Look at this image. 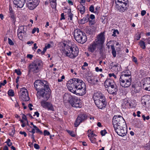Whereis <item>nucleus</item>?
Instances as JSON below:
<instances>
[{
  "label": "nucleus",
  "mask_w": 150,
  "mask_h": 150,
  "mask_svg": "<svg viewBox=\"0 0 150 150\" xmlns=\"http://www.w3.org/2000/svg\"><path fill=\"white\" fill-rule=\"evenodd\" d=\"M44 136L50 135V133L47 130H45L44 132Z\"/></svg>",
  "instance_id": "obj_43"
},
{
  "label": "nucleus",
  "mask_w": 150,
  "mask_h": 150,
  "mask_svg": "<svg viewBox=\"0 0 150 150\" xmlns=\"http://www.w3.org/2000/svg\"><path fill=\"white\" fill-rule=\"evenodd\" d=\"M33 127L36 130L37 133H39L41 134H42V132L40 130V129L35 125H33Z\"/></svg>",
  "instance_id": "obj_32"
},
{
  "label": "nucleus",
  "mask_w": 150,
  "mask_h": 150,
  "mask_svg": "<svg viewBox=\"0 0 150 150\" xmlns=\"http://www.w3.org/2000/svg\"><path fill=\"white\" fill-rule=\"evenodd\" d=\"M87 80L88 82L90 83H94L95 81H93V78H92L91 77L89 76L87 78Z\"/></svg>",
  "instance_id": "obj_31"
},
{
  "label": "nucleus",
  "mask_w": 150,
  "mask_h": 150,
  "mask_svg": "<svg viewBox=\"0 0 150 150\" xmlns=\"http://www.w3.org/2000/svg\"><path fill=\"white\" fill-rule=\"evenodd\" d=\"M111 49L112 50V53L114 57H115L116 56V51H115L114 46L113 45H111Z\"/></svg>",
  "instance_id": "obj_29"
},
{
  "label": "nucleus",
  "mask_w": 150,
  "mask_h": 150,
  "mask_svg": "<svg viewBox=\"0 0 150 150\" xmlns=\"http://www.w3.org/2000/svg\"><path fill=\"white\" fill-rule=\"evenodd\" d=\"M32 106H33V105L29 103L28 104V107H29L30 110H33V108H31Z\"/></svg>",
  "instance_id": "obj_61"
},
{
  "label": "nucleus",
  "mask_w": 150,
  "mask_h": 150,
  "mask_svg": "<svg viewBox=\"0 0 150 150\" xmlns=\"http://www.w3.org/2000/svg\"><path fill=\"white\" fill-rule=\"evenodd\" d=\"M144 83L143 84V86H146V84H148V83H149V84H150V80L149 79H144Z\"/></svg>",
  "instance_id": "obj_33"
},
{
  "label": "nucleus",
  "mask_w": 150,
  "mask_h": 150,
  "mask_svg": "<svg viewBox=\"0 0 150 150\" xmlns=\"http://www.w3.org/2000/svg\"><path fill=\"white\" fill-rule=\"evenodd\" d=\"M70 103L72 106L75 108H80L82 106L80 100L76 97H73Z\"/></svg>",
  "instance_id": "obj_13"
},
{
  "label": "nucleus",
  "mask_w": 150,
  "mask_h": 150,
  "mask_svg": "<svg viewBox=\"0 0 150 150\" xmlns=\"http://www.w3.org/2000/svg\"><path fill=\"white\" fill-rule=\"evenodd\" d=\"M109 76L110 77L113 76L114 78L115 79H116L117 78V76L114 73L109 74Z\"/></svg>",
  "instance_id": "obj_48"
},
{
  "label": "nucleus",
  "mask_w": 150,
  "mask_h": 150,
  "mask_svg": "<svg viewBox=\"0 0 150 150\" xmlns=\"http://www.w3.org/2000/svg\"><path fill=\"white\" fill-rule=\"evenodd\" d=\"M46 109H47L48 110H51L52 111H54V109L52 105L50 103H49L47 105Z\"/></svg>",
  "instance_id": "obj_28"
},
{
  "label": "nucleus",
  "mask_w": 150,
  "mask_h": 150,
  "mask_svg": "<svg viewBox=\"0 0 150 150\" xmlns=\"http://www.w3.org/2000/svg\"><path fill=\"white\" fill-rule=\"evenodd\" d=\"M95 103L98 108L102 109L106 105L105 98L103 95L100 92L95 93L93 96Z\"/></svg>",
  "instance_id": "obj_6"
},
{
  "label": "nucleus",
  "mask_w": 150,
  "mask_h": 150,
  "mask_svg": "<svg viewBox=\"0 0 150 150\" xmlns=\"http://www.w3.org/2000/svg\"><path fill=\"white\" fill-rule=\"evenodd\" d=\"M129 4L128 5L126 6L124 5V6H121L120 8H119V11L120 12H123L125 11L126 10H127V7H129Z\"/></svg>",
  "instance_id": "obj_25"
},
{
  "label": "nucleus",
  "mask_w": 150,
  "mask_h": 150,
  "mask_svg": "<svg viewBox=\"0 0 150 150\" xmlns=\"http://www.w3.org/2000/svg\"><path fill=\"white\" fill-rule=\"evenodd\" d=\"M22 118L23 120H25V121H27V118L26 115H25L24 114L23 115V116L22 117Z\"/></svg>",
  "instance_id": "obj_56"
},
{
  "label": "nucleus",
  "mask_w": 150,
  "mask_h": 150,
  "mask_svg": "<svg viewBox=\"0 0 150 150\" xmlns=\"http://www.w3.org/2000/svg\"><path fill=\"white\" fill-rule=\"evenodd\" d=\"M22 33H18V36L20 39H21L23 38L22 35H21Z\"/></svg>",
  "instance_id": "obj_53"
},
{
  "label": "nucleus",
  "mask_w": 150,
  "mask_h": 150,
  "mask_svg": "<svg viewBox=\"0 0 150 150\" xmlns=\"http://www.w3.org/2000/svg\"><path fill=\"white\" fill-rule=\"evenodd\" d=\"M73 97L70 94L68 93H65L63 97V100H64L67 101L70 103V101L72 100Z\"/></svg>",
  "instance_id": "obj_19"
},
{
  "label": "nucleus",
  "mask_w": 150,
  "mask_h": 150,
  "mask_svg": "<svg viewBox=\"0 0 150 150\" xmlns=\"http://www.w3.org/2000/svg\"><path fill=\"white\" fill-rule=\"evenodd\" d=\"M70 45H71L70 43H67L62 44V54L70 58H74L78 54L79 48L76 46H71Z\"/></svg>",
  "instance_id": "obj_3"
},
{
  "label": "nucleus",
  "mask_w": 150,
  "mask_h": 150,
  "mask_svg": "<svg viewBox=\"0 0 150 150\" xmlns=\"http://www.w3.org/2000/svg\"><path fill=\"white\" fill-rule=\"evenodd\" d=\"M140 87H133L132 89V91H133L135 93L139 92V91Z\"/></svg>",
  "instance_id": "obj_30"
},
{
  "label": "nucleus",
  "mask_w": 150,
  "mask_h": 150,
  "mask_svg": "<svg viewBox=\"0 0 150 150\" xmlns=\"http://www.w3.org/2000/svg\"><path fill=\"white\" fill-rule=\"evenodd\" d=\"M33 57V55L30 54H28L27 55V57L28 58H30V59H31Z\"/></svg>",
  "instance_id": "obj_54"
},
{
  "label": "nucleus",
  "mask_w": 150,
  "mask_h": 150,
  "mask_svg": "<svg viewBox=\"0 0 150 150\" xmlns=\"http://www.w3.org/2000/svg\"><path fill=\"white\" fill-rule=\"evenodd\" d=\"M75 39L79 43L83 44L87 40V38L85 34L80 29L75 30L74 33Z\"/></svg>",
  "instance_id": "obj_7"
},
{
  "label": "nucleus",
  "mask_w": 150,
  "mask_h": 150,
  "mask_svg": "<svg viewBox=\"0 0 150 150\" xmlns=\"http://www.w3.org/2000/svg\"><path fill=\"white\" fill-rule=\"evenodd\" d=\"M68 132L69 134L71 135L72 137H74L75 136V134L74 132L71 131H68Z\"/></svg>",
  "instance_id": "obj_37"
},
{
  "label": "nucleus",
  "mask_w": 150,
  "mask_h": 150,
  "mask_svg": "<svg viewBox=\"0 0 150 150\" xmlns=\"http://www.w3.org/2000/svg\"><path fill=\"white\" fill-rule=\"evenodd\" d=\"M83 19L84 21L86 22H88L89 20V16L88 15L87 16L84 17Z\"/></svg>",
  "instance_id": "obj_38"
},
{
  "label": "nucleus",
  "mask_w": 150,
  "mask_h": 150,
  "mask_svg": "<svg viewBox=\"0 0 150 150\" xmlns=\"http://www.w3.org/2000/svg\"><path fill=\"white\" fill-rule=\"evenodd\" d=\"M116 1L121 4L123 3L126 6L128 5V4H129L128 0H115V3H116Z\"/></svg>",
  "instance_id": "obj_23"
},
{
  "label": "nucleus",
  "mask_w": 150,
  "mask_h": 150,
  "mask_svg": "<svg viewBox=\"0 0 150 150\" xmlns=\"http://www.w3.org/2000/svg\"><path fill=\"white\" fill-rule=\"evenodd\" d=\"M39 54H41L42 55V51L40 49H39L37 50V51Z\"/></svg>",
  "instance_id": "obj_63"
},
{
  "label": "nucleus",
  "mask_w": 150,
  "mask_h": 150,
  "mask_svg": "<svg viewBox=\"0 0 150 150\" xmlns=\"http://www.w3.org/2000/svg\"><path fill=\"white\" fill-rule=\"evenodd\" d=\"M146 13V11L145 10H142L141 11V14L142 16H144Z\"/></svg>",
  "instance_id": "obj_57"
},
{
  "label": "nucleus",
  "mask_w": 150,
  "mask_h": 150,
  "mask_svg": "<svg viewBox=\"0 0 150 150\" xmlns=\"http://www.w3.org/2000/svg\"><path fill=\"white\" fill-rule=\"evenodd\" d=\"M9 16L11 18L12 21L14 23H15L16 21V17L14 11L13 10L12 8L10 6L9 7Z\"/></svg>",
  "instance_id": "obj_14"
},
{
  "label": "nucleus",
  "mask_w": 150,
  "mask_h": 150,
  "mask_svg": "<svg viewBox=\"0 0 150 150\" xmlns=\"http://www.w3.org/2000/svg\"><path fill=\"white\" fill-rule=\"evenodd\" d=\"M21 92L20 96V98L24 101H28L29 99V98L28 97L27 89L25 88H21Z\"/></svg>",
  "instance_id": "obj_12"
},
{
  "label": "nucleus",
  "mask_w": 150,
  "mask_h": 150,
  "mask_svg": "<svg viewBox=\"0 0 150 150\" xmlns=\"http://www.w3.org/2000/svg\"><path fill=\"white\" fill-rule=\"evenodd\" d=\"M112 122L115 130L119 135L124 136L126 135L127 130L125 127L126 126V123L122 116L120 115L114 116Z\"/></svg>",
  "instance_id": "obj_2"
},
{
  "label": "nucleus",
  "mask_w": 150,
  "mask_h": 150,
  "mask_svg": "<svg viewBox=\"0 0 150 150\" xmlns=\"http://www.w3.org/2000/svg\"><path fill=\"white\" fill-rule=\"evenodd\" d=\"M67 85L70 92L76 95L83 96L86 93L85 83L79 79L74 78L70 79L67 82Z\"/></svg>",
  "instance_id": "obj_1"
},
{
  "label": "nucleus",
  "mask_w": 150,
  "mask_h": 150,
  "mask_svg": "<svg viewBox=\"0 0 150 150\" xmlns=\"http://www.w3.org/2000/svg\"><path fill=\"white\" fill-rule=\"evenodd\" d=\"M42 61L38 59L35 60L33 62L29 65L28 71L29 72H33V74L37 73L40 71Z\"/></svg>",
  "instance_id": "obj_8"
},
{
  "label": "nucleus",
  "mask_w": 150,
  "mask_h": 150,
  "mask_svg": "<svg viewBox=\"0 0 150 150\" xmlns=\"http://www.w3.org/2000/svg\"><path fill=\"white\" fill-rule=\"evenodd\" d=\"M108 92L110 94H115L116 93L118 89L116 85L114 86L109 87L107 89Z\"/></svg>",
  "instance_id": "obj_18"
},
{
  "label": "nucleus",
  "mask_w": 150,
  "mask_h": 150,
  "mask_svg": "<svg viewBox=\"0 0 150 150\" xmlns=\"http://www.w3.org/2000/svg\"><path fill=\"white\" fill-rule=\"evenodd\" d=\"M89 11L92 12H93L94 11V7L93 5H91L90 6L89 8Z\"/></svg>",
  "instance_id": "obj_40"
},
{
  "label": "nucleus",
  "mask_w": 150,
  "mask_h": 150,
  "mask_svg": "<svg viewBox=\"0 0 150 150\" xmlns=\"http://www.w3.org/2000/svg\"><path fill=\"white\" fill-rule=\"evenodd\" d=\"M88 137L89 138L90 140L91 143H96V139L94 138L93 136Z\"/></svg>",
  "instance_id": "obj_36"
},
{
  "label": "nucleus",
  "mask_w": 150,
  "mask_h": 150,
  "mask_svg": "<svg viewBox=\"0 0 150 150\" xmlns=\"http://www.w3.org/2000/svg\"><path fill=\"white\" fill-rule=\"evenodd\" d=\"M67 2H68V3L70 4V5H73V2L71 1H70V0H67Z\"/></svg>",
  "instance_id": "obj_59"
},
{
  "label": "nucleus",
  "mask_w": 150,
  "mask_h": 150,
  "mask_svg": "<svg viewBox=\"0 0 150 150\" xmlns=\"http://www.w3.org/2000/svg\"><path fill=\"white\" fill-rule=\"evenodd\" d=\"M34 114H35L33 115V116H35V115H36L37 117H39V113L38 111L35 112Z\"/></svg>",
  "instance_id": "obj_58"
},
{
  "label": "nucleus",
  "mask_w": 150,
  "mask_h": 150,
  "mask_svg": "<svg viewBox=\"0 0 150 150\" xmlns=\"http://www.w3.org/2000/svg\"><path fill=\"white\" fill-rule=\"evenodd\" d=\"M34 148L36 149H38L40 148L39 146L37 144H35L34 145Z\"/></svg>",
  "instance_id": "obj_51"
},
{
  "label": "nucleus",
  "mask_w": 150,
  "mask_h": 150,
  "mask_svg": "<svg viewBox=\"0 0 150 150\" xmlns=\"http://www.w3.org/2000/svg\"><path fill=\"white\" fill-rule=\"evenodd\" d=\"M120 85L122 87L125 88H127L131 84L132 81H122L119 80Z\"/></svg>",
  "instance_id": "obj_17"
},
{
  "label": "nucleus",
  "mask_w": 150,
  "mask_h": 150,
  "mask_svg": "<svg viewBox=\"0 0 150 150\" xmlns=\"http://www.w3.org/2000/svg\"><path fill=\"white\" fill-rule=\"evenodd\" d=\"M65 19L64 13H62L61 14V18L60 20H64Z\"/></svg>",
  "instance_id": "obj_55"
},
{
  "label": "nucleus",
  "mask_w": 150,
  "mask_h": 150,
  "mask_svg": "<svg viewBox=\"0 0 150 150\" xmlns=\"http://www.w3.org/2000/svg\"><path fill=\"white\" fill-rule=\"evenodd\" d=\"M8 43L10 45H14L13 42L10 38H8Z\"/></svg>",
  "instance_id": "obj_45"
},
{
  "label": "nucleus",
  "mask_w": 150,
  "mask_h": 150,
  "mask_svg": "<svg viewBox=\"0 0 150 150\" xmlns=\"http://www.w3.org/2000/svg\"><path fill=\"white\" fill-rule=\"evenodd\" d=\"M95 70L96 72H102V69H99L98 67H96L95 68Z\"/></svg>",
  "instance_id": "obj_49"
},
{
  "label": "nucleus",
  "mask_w": 150,
  "mask_h": 150,
  "mask_svg": "<svg viewBox=\"0 0 150 150\" xmlns=\"http://www.w3.org/2000/svg\"><path fill=\"white\" fill-rule=\"evenodd\" d=\"M121 75H131V71L129 69L125 70L122 73Z\"/></svg>",
  "instance_id": "obj_24"
},
{
  "label": "nucleus",
  "mask_w": 150,
  "mask_h": 150,
  "mask_svg": "<svg viewBox=\"0 0 150 150\" xmlns=\"http://www.w3.org/2000/svg\"><path fill=\"white\" fill-rule=\"evenodd\" d=\"M34 88L36 90L42 89L43 88H47L48 86L47 82L45 80H37L34 83Z\"/></svg>",
  "instance_id": "obj_10"
},
{
  "label": "nucleus",
  "mask_w": 150,
  "mask_h": 150,
  "mask_svg": "<svg viewBox=\"0 0 150 150\" xmlns=\"http://www.w3.org/2000/svg\"><path fill=\"white\" fill-rule=\"evenodd\" d=\"M19 133L21 134H23L25 137H26L27 136V134L24 131H20L19 132Z\"/></svg>",
  "instance_id": "obj_52"
},
{
  "label": "nucleus",
  "mask_w": 150,
  "mask_h": 150,
  "mask_svg": "<svg viewBox=\"0 0 150 150\" xmlns=\"http://www.w3.org/2000/svg\"><path fill=\"white\" fill-rule=\"evenodd\" d=\"M37 28H35L33 29L32 31V33L33 34H34L35 32L36 31Z\"/></svg>",
  "instance_id": "obj_60"
},
{
  "label": "nucleus",
  "mask_w": 150,
  "mask_h": 150,
  "mask_svg": "<svg viewBox=\"0 0 150 150\" xmlns=\"http://www.w3.org/2000/svg\"><path fill=\"white\" fill-rule=\"evenodd\" d=\"M118 64H116V65H115L112 67V69H115V70L117 71H118Z\"/></svg>",
  "instance_id": "obj_39"
},
{
  "label": "nucleus",
  "mask_w": 150,
  "mask_h": 150,
  "mask_svg": "<svg viewBox=\"0 0 150 150\" xmlns=\"http://www.w3.org/2000/svg\"><path fill=\"white\" fill-rule=\"evenodd\" d=\"M15 72L18 75H21L22 74L21 72L19 70L15 69Z\"/></svg>",
  "instance_id": "obj_44"
},
{
  "label": "nucleus",
  "mask_w": 150,
  "mask_h": 150,
  "mask_svg": "<svg viewBox=\"0 0 150 150\" xmlns=\"http://www.w3.org/2000/svg\"><path fill=\"white\" fill-rule=\"evenodd\" d=\"M139 45L140 46L141 48L143 49L146 48V47L145 45V42L143 41H140L139 43Z\"/></svg>",
  "instance_id": "obj_27"
},
{
  "label": "nucleus",
  "mask_w": 150,
  "mask_h": 150,
  "mask_svg": "<svg viewBox=\"0 0 150 150\" xmlns=\"http://www.w3.org/2000/svg\"><path fill=\"white\" fill-rule=\"evenodd\" d=\"M49 103L44 100H42L40 102V104L41 106L43 108L46 109Z\"/></svg>",
  "instance_id": "obj_26"
},
{
  "label": "nucleus",
  "mask_w": 150,
  "mask_h": 150,
  "mask_svg": "<svg viewBox=\"0 0 150 150\" xmlns=\"http://www.w3.org/2000/svg\"><path fill=\"white\" fill-rule=\"evenodd\" d=\"M142 100H144V104L146 107L150 109V96L147 95L143 97Z\"/></svg>",
  "instance_id": "obj_16"
},
{
  "label": "nucleus",
  "mask_w": 150,
  "mask_h": 150,
  "mask_svg": "<svg viewBox=\"0 0 150 150\" xmlns=\"http://www.w3.org/2000/svg\"><path fill=\"white\" fill-rule=\"evenodd\" d=\"M78 9L82 14H84L86 11L85 7L81 4L79 5L78 6Z\"/></svg>",
  "instance_id": "obj_21"
},
{
  "label": "nucleus",
  "mask_w": 150,
  "mask_h": 150,
  "mask_svg": "<svg viewBox=\"0 0 150 150\" xmlns=\"http://www.w3.org/2000/svg\"><path fill=\"white\" fill-rule=\"evenodd\" d=\"M97 38L88 46V50L89 52L93 53L95 51H101L105 40L104 32L99 34Z\"/></svg>",
  "instance_id": "obj_4"
},
{
  "label": "nucleus",
  "mask_w": 150,
  "mask_h": 150,
  "mask_svg": "<svg viewBox=\"0 0 150 150\" xmlns=\"http://www.w3.org/2000/svg\"><path fill=\"white\" fill-rule=\"evenodd\" d=\"M132 58L133 61L136 64H138L137 58L134 57H132Z\"/></svg>",
  "instance_id": "obj_47"
},
{
  "label": "nucleus",
  "mask_w": 150,
  "mask_h": 150,
  "mask_svg": "<svg viewBox=\"0 0 150 150\" xmlns=\"http://www.w3.org/2000/svg\"><path fill=\"white\" fill-rule=\"evenodd\" d=\"M119 34V32L117 30H114L113 32L112 36L114 37L116 36V33Z\"/></svg>",
  "instance_id": "obj_42"
},
{
  "label": "nucleus",
  "mask_w": 150,
  "mask_h": 150,
  "mask_svg": "<svg viewBox=\"0 0 150 150\" xmlns=\"http://www.w3.org/2000/svg\"><path fill=\"white\" fill-rule=\"evenodd\" d=\"M119 80L122 81H132L131 75L126 76L125 75H121L119 79Z\"/></svg>",
  "instance_id": "obj_20"
},
{
  "label": "nucleus",
  "mask_w": 150,
  "mask_h": 150,
  "mask_svg": "<svg viewBox=\"0 0 150 150\" xmlns=\"http://www.w3.org/2000/svg\"><path fill=\"white\" fill-rule=\"evenodd\" d=\"M68 15L69 17L68 19H69L71 21H72L73 14L70 11L68 13Z\"/></svg>",
  "instance_id": "obj_34"
},
{
  "label": "nucleus",
  "mask_w": 150,
  "mask_h": 150,
  "mask_svg": "<svg viewBox=\"0 0 150 150\" xmlns=\"http://www.w3.org/2000/svg\"><path fill=\"white\" fill-rule=\"evenodd\" d=\"M104 85L106 88H109V87L114 86L116 85L115 83L113 80L110 79H107L105 82Z\"/></svg>",
  "instance_id": "obj_15"
},
{
  "label": "nucleus",
  "mask_w": 150,
  "mask_h": 150,
  "mask_svg": "<svg viewBox=\"0 0 150 150\" xmlns=\"http://www.w3.org/2000/svg\"><path fill=\"white\" fill-rule=\"evenodd\" d=\"M47 49L45 47L43 48V50L42 51V55H43L44 54L45 52H46V51L47 50Z\"/></svg>",
  "instance_id": "obj_62"
},
{
  "label": "nucleus",
  "mask_w": 150,
  "mask_h": 150,
  "mask_svg": "<svg viewBox=\"0 0 150 150\" xmlns=\"http://www.w3.org/2000/svg\"><path fill=\"white\" fill-rule=\"evenodd\" d=\"M107 133V132L106 131V130L105 129H104L103 130H101L100 131V134H101V135L102 136H104Z\"/></svg>",
  "instance_id": "obj_41"
},
{
  "label": "nucleus",
  "mask_w": 150,
  "mask_h": 150,
  "mask_svg": "<svg viewBox=\"0 0 150 150\" xmlns=\"http://www.w3.org/2000/svg\"><path fill=\"white\" fill-rule=\"evenodd\" d=\"M8 94L11 96H13L14 95V92L13 90L11 89L8 91Z\"/></svg>",
  "instance_id": "obj_35"
},
{
  "label": "nucleus",
  "mask_w": 150,
  "mask_h": 150,
  "mask_svg": "<svg viewBox=\"0 0 150 150\" xmlns=\"http://www.w3.org/2000/svg\"><path fill=\"white\" fill-rule=\"evenodd\" d=\"M142 117L143 119L145 121L146 119L148 120L149 119V116H147L146 117L144 115H142Z\"/></svg>",
  "instance_id": "obj_46"
},
{
  "label": "nucleus",
  "mask_w": 150,
  "mask_h": 150,
  "mask_svg": "<svg viewBox=\"0 0 150 150\" xmlns=\"http://www.w3.org/2000/svg\"><path fill=\"white\" fill-rule=\"evenodd\" d=\"M50 89L49 88V86L47 87V88H43L42 89H41L37 91V93L36 96L37 97L39 98H40L41 97H42L48 100L50 97V93L49 92Z\"/></svg>",
  "instance_id": "obj_9"
},
{
  "label": "nucleus",
  "mask_w": 150,
  "mask_h": 150,
  "mask_svg": "<svg viewBox=\"0 0 150 150\" xmlns=\"http://www.w3.org/2000/svg\"><path fill=\"white\" fill-rule=\"evenodd\" d=\"M24 29V26L22 25L20 26L18 30V33H23L25 35L26 34V32L25 31Z\"/></svg>",
  "instance_id": "obj_22"
},
{
  "label": "nucleus",
  "mask_w": 150,
  "mask_h": 150,
  "mask_svg": "<svg viewBox=\"0 0 150 150\" xmlns=\"http://www.w3.org/2000/svg\"><path fill=\"white\" fill-rule=\"evenodd\" d=\"M13 2L17 8L23 7L25 2L28 8L33 10L38 5L39 0H13Z\"/></svg>",
  "instance_id": "obj_5"
},
{
  "label": "nucleus",
  "mask_w": 150,
  "mask_h": 150,
  "mask_svg": "<svg viewBox=\"0 0 150 150\" xmlns=\"http://www.w3.org/2000/svg\"><path fill=\"white\" fill-rule=\"evenodd\" d=\"M50 47L51 45L50 44H48L47 45H46L45 47H46L47 49L48 48H50Z\"/></svg>",
  "instance_id": "obj_64"
},
{
  "label": "nucleus",
  "mask_w": 150,
  "mask_h": 150,
  "mask_svg": "<svg viewBox=\"0 0 150 150\" xmlns=\"http://www.w3.org/2000/svg\"><path fill=\"white\" fill-rule=\"evenodd\" d=\"M87 116L85 114H82L79 115L76 119L74 123L75 127H77L83 122L87 119Z\"/></svg>",
  "instance_id": "obj_11"
},
{
  "label": "nucleus",
  "mask_w": 150,
  "mask_h": 150,
  "mask_svg": "<svg viewBox=\"0 0 150 150\" xmlns=\"http://www.w3.org/2000/svg\"><path fill=\"white\" fill-rule=\"evenodd\" d=\"M96 136V135L95 134L93 133V132H90L89 134H88V137H90L92 136Z\"/></svg>",
  "instance_id": "obj_50"
}]
</instances>
